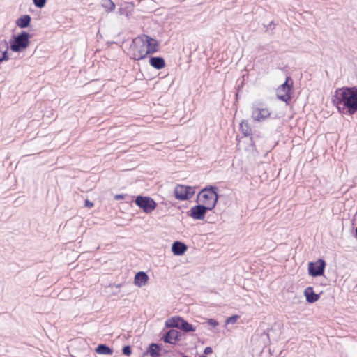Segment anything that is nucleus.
<instances>
[{
    "label": "nucleus",
    "instance_id": "c85d7f7f",
    "mask_svg": "<svg viewBox=\"0 0 357 357\" xmlns=\"http://www.w3.org/2000/svg\"><path fill=\"white\" fill-rule=\"evenodd\" d=\"M85 206L86 207H89L90 208V207H92L93 206V204L91 202H90L89 200L86 199L85 201Z\"/></svg>",
    "mask_w": 357,
    "mask_h": 357
},
{
    "label": "nucleus",
    "instance_id": "4be33fe9",
    "mask_svg": "<svg viewBox=\"0 0 357 357\" xmlns=\"http://www.w3.org/2000/svg\"><path fill=\"white\" fill-rule=\"evenodd\" d=\"M240 127H241L243 134L245 136H248V135H251L252 130H251V128L249 126V124L248 123V122H246L245 121H242L240 124Z\"/></svg>",
    "mask_w": 357,
    "mask_h": 357
},
{
    "label": "nucleus",
    "instance_id": "9d476101",
    "mask_svg": "<svg viewBox=\"0 0 357 357\" xmlns=\"http://www.w3.org/2000/svg\"><path fill=\"white\" fill-rule=\"evenodd\" d=\"M326 261L322 259H319L314 262L308 264V273L312 277L324 275L326 267Z\"/></svg>",
    "mask_w": 357,
    "mask_h": 357
},
{
    "label": "nucleus",
    "instance_id": "ddd939ff",
    "mask_svg": "<svg viewBox=\"0 0 357 357\" xmlns=\"http://www.w3.org/2000/svg\"><path fill=\"white\" fill-rule=\"evenodd\" d=\"M181 333L175 329H171L165 333L162 336V340L165 342L171 344H175L176 342L180 340Z\"/></svg>",
    "mask_w": 357,
    "mask_h": 357
},
{
    "label": "nucleus",
    "instance_id": "f8f14e48",
    "mask_svg": "<svg viewBox=\"0 0 357 357\" xmlns=\"http://www.w3.org/2000/svg\"><path fill=\"white\" fill-rule=\"evenodd\" d=\"M208 211L210 210L203 204H198L192 206L188 213L193 219L202 220Z\"/></svg>",
    "mask_w": 357,
    "mask_h": 357
},
{
    "label": "nucleus",
    "instance_id": "bb28decb",
    "mask_svg": "<svg viewBox=\"0 0 357 357\" xmlns=\"http://www.w3.org/2000/svg\"><path fill=\"white\" fill-rule=\"evenodd\" d=\"M207 323L213 327H216L218 325V322L213 319H209Z\"/></svg>",
    "mask_w": 357,
    "mask_h": 357
},
{
    "label": "nucleus",
    "instance_id": "6ab92c4d",
    "mask_svg": "<svg viewBox=\"0 0 357 357\" xmlns=\"http://www.w3.org/2000/svg\"><path fill=\"white\" fill-rule=\"evenodd\" d=\"M304 294L306 297V301L310 303L316 302L319 298V296L314 293L313 288L311 287H307L305 289Z\"/></svg>",
    "mask_w": 357,
    "mask_h": 357
},
{
    "label": "nucleus",
    "instance_id": "7ed1b4c3",
    "mask_svg": "<svg viewBox=\"0 0 357 357\" xmlns=\"http://www.w3.org/2000/svg\"><path fill=\"white\" fill-rule=\"evenodd\" d=\"M30 34L26 31H22L18 35H13L10 40V48L14 52L24 50L30 43Z\"/></svg>",
    "mask_w": 357,
    "mask_h": 357
},
{
    "label": "nucleus",
    "instance_id": "39448f33",
    "mask_svg": "<svg viewBox=\"0 0 357 357\" xmlns=\"http://www.w3.org/2000/svg\"><path fill=\"white\" fill-rule=\"evenodd\" d=\"M165 326L167 328H179L185 333L195 331V328L192 324L178 316H175L167 319Z\"/></svg>",
    "mask_w": 357,
    "mask_h": 357
},
{
    "label": "nucleus",
    "instance_id": "20e7f679",
    "mask_svg": "<svg viewBox=\"0 0 357 357\" xmlns=\"http://www.w3.org/2000/svg\"><path fill=\"white\" fill-rule=\"evenodd\" d=\"M251 117L254 121L261 122L270 117L271 112L266 105L261 102L252 103Z\"/></svg>",
    "mask_w": 357,
    "mask_h": 357
},
{
    "label": "nucleus",
    "instance_id": "f257e3e1",
    "mask_svg": "<svg viewBox=\"0 0 357 357\" xmlns=\"http://www.w3.org/2000/svg\"><path fill=\"white\" fill-rule=\"evenodd\" d=\"M333 102L340 113L349 115L355 114L357 112V88L337 89L335 91Z\"/></svg>",
    "mask_w": 357,
    "mask_h": 357
},
{
    "label": "nucleus",
    "instance_id": "9b49d317",
    "mask_svg": "<svg viewBox=\"0 0 357 357\" xmlns=\"http://www.w3.org/2000/svg\"><path fill=\"white\" fill-rule=\"evenodd\" d=\"M133 54L132 58L135 60H141L149 54L146 53L147 49L146 45L143 46L142 41H137V38H135L133 41Z\"/></svg>",
    "mask_w": 357,
    "mask_h": 357
},
{
    "label": "nucleus",
    "instance_id": "c756f323",
    "mask_svg": "<svg viewBox=\"0 0 357 357\" xmlns=\"http://www.w3.org/2000/svg\"><path fill=\"white\" fill-rule=\"evenodd\" d=\"M123 197H124L123 195H116L114 197L115 199H116V200L122 199H123Z\"/></svg>",
    "mask_w": 357,
    "mask_h": 357
},
{
    "label": "nucleus",
    "instance_id": "f03ea898",
    "mask_svg": "<svg viewBox=\"0 0 357 357\" xmlns=\"http://www.w3.org/2000/svg\"><path fill=\"white\" fill-rule=\"evenodd\" d=\"M217 190L218 188L216 186L208 185L202 189L198 195L202 204L211 211L215 208L219 198Z\"/></svg>",
    "mask_w": 357,
    "mask_h": 357
},
{
    "label": "nucleus",
    "instance_id": "1a4fd4ad",
    "mask_svg": "<svg viewBox=\"0 0 357 357\" xmlns=\"http://www.w3.org/2000/svg\"><path fill=\"white\" fill-rule=\"evenodd\" d=\"M137 41H142L143 46L146 45L147 51L146 53L152 54L158 52V41L145 34H142L137 37Z\"/></svg>",
    "mask_w": 357,
    "mask_h": 357
},
{
    "label": "nucleus",
    "instance_id": "473e14b6",
    "mask_svg": "<svg viewBox=\"0 0 357 357\" xmlns=\"http://www.w3.org/2000/svg\"><path fill=\"white\" fill-rule=\"evenodd\" d=\"M183 357H189V356H183Z\"/></svg>",
    "mask_w": 357,
    "mask_h": 357
},
{
    "label": "nucleus",
    "instance_id": "2eb2a0df",
    "mask_svg": "<svg viewBox=\"0 0 357 357\" xmlns=\"http://www.w3.org/2000/svg\"><path fill=\"white\" fill-rule=\"evenodd\" d=\"M187 245L181 241H175L172 245V251L175 255H182L187 250Z\"/></svg>",
    "mask_w": 357,
    "mask_h": 357
},
{
    "label": "nucleus",
    "instance_id": "7c9ffc66",
    "mask_svg": "<svg viewBox=\"0 0 357 357\" xmlns=\"http://www.w3.org/2000/svg\"><path fill=\"white\" fill-rule=\"evenodd\" d=\"M272 24H273V22H271V24H269V25L268 26V27H271Z\"/></svg>",
    "mask_w": 357,
    "mask_h": 357
},
{
    "label": "nucleus",
    "instance_id": "a211bd4d",
    "mask_svg": "<svg viewBox=\"0 0 357 357\" xmlns=\"http://www.w3.org/2000/svg\"><path fill=\"white\" fill-rule=\"evenodd\" d=\"M150 65L155 69L160 70L165 66V59L161 56H151L149 59Z\"/></svg>",
    "mask_w": 357,
    "mask_h": 357
},
{
    "label": "nucleus",
    "instance_id": "a878e982",
    "mask_svg": "<svg viewBox=\"0 0 357 357\" xmlns=\"http://www.w3.org/2000/svg\"><path fill=\"white\" fill-rule=\"evenodd\" d=\"M122 352L126 356H130L132 353L131 347L129 345L124 346L122 349Z\"/></svg>",
    "mask_w": 357,
    "mask_h": 357
},
{
    "label": "nucleus",
    "instance_id": "393cba45",
    "mask_svg": "<svg viewBox=\"0 0 357 357\" xmlns=\"http://www.w3.org/2000/svg\"><path fill=\"white\" fill-rule=\"evenodd\" d=\"M238 319V315H233L231 317H229L226 319V324H234L236 322Z\"/></svg>",
    "mask_w": 357,
    "mask_h": 357
},
{
    "label": "nucleus",
    "instance_id": "aec40b11",
    "mask_svg": "<svg viewBox=\"0 0 357 357\" xmlns=\"http://www.w3.org/2000/svg\"><path fill=\"white\" fill-rule=\"evenodd\" d=\"M31 20L30 15H24L17 20L16 24L18 27L24 29L29 26Z\"/></svg>",
    "mask_w": 357,
    "mask_h": 357
},
{
    "label": "nucleus",
    "instance_id": "dca6fc26",
    "mask_svg": "<svg viewBox=\"0 0 357 357\" xmlns=\"http://www.w3.org/2000/svg\"><path fill=\"white\" fill-rule=\"evenodd\" d=\"M149 280L147 274L144 271H139L136 273L134 280V284L137 287L144 286Z\"/></svg>",
    "mask_w": 357,
    "mask_h": 357
},
{
    "label": "nucleus",
    "instance_id": "5701e85b",
    "mask_svg": "<svg viewBox=\"0 0 357 357\" xmlns=\"http://www.w3.org/2000/svg\"><path fill=\"white\" fill-rule=\"evenodd\" d=\"M102 5L105 8L109 11H112L115 8V4L111 0H102Z\"/></svg>",
    "mask_w": 357,
    "mask_h": 357
},
{
    "label": "nucleus",
    "instance_id": "cd10ccee",
    "mask_svg": "<svg viewBox=\"0 0 357 357\" xmlns=\"http://www.w3.org/2000/svg\"><path fill=\"white\" fill-rule=\"evenodd\" d=\"M212 352H213L212 348L211 347H206L204 349V355L203 356H206V355L211 354H212Z\"/></svg>",
    "mask_w": 357,
    "mask_h": 357
},
{
    "label": "nucleus",
    "instance_id": "0eeeda50",
    "mask_svg": "<svg viewBox=\"0 0 357 357\" xmlns=\"http://www.w3.org/2000/svg\"><path fill=\"white\" fill-rule=\"evenodd\" d=\"M135 202L146 213H151L157 206L155 201L149 197L137 196Z\"/></svg>",
    "mask_w": 357,
    "mask_h": 357
},
{
    "label": "nucleus",
    "instance_id": "412c9836",
    "mask_svg": "<svg viewBox=\"0 0 357 357\" xmlns=\"http://www.w3.org/2000/svg\"><path fill=\"white\" fill-rule=\"evenodd\" d=\"M96 351L99 354L104 355H112L113 354V349L109 346L100 344L96 348Z\"/></svg>",
    "mask_w": 357,
    "mask_h": 357
},
{
    "label": "nucleus",
    "instance_id": "2f4dec72",
    "mask_svg": "<svg viewBox=\"0 0 357 357\" xmlns=\"http://www.w3.org/2000/svg\"><path fill=\"white\" fill-rule=\"evenodd\" d=\"M199 357H207V356H200Z\"/></svg>",
    "mask_w": 357,
    "mask_h": 357
},
{
    "label": "nucleus",
    "instance_id": "b1692460",
    "mask_svg": "<svg viewBox=\"0 0 357 357\" xmlns=\"http://www.w3.org/2000/svg\"><path fill=\"white\" fill-rule=\"evenodd\" d=\"M47 0H33V4L38 8H43L46 4Z\"/></svg>",
    "mask_w": 357,
    "mask_h": 357
},
{
    "label": "nucleus",
    "instance_id": "423d86ee",
    "mask_svg": "<svg viewBox=\"0 0 357 357\" xmlns=\"http://www.w3.org/2000/svg\"><path fill=\"white\" fill-rule=\"evenodd\" d=\"M293 85V81L290 77L286 78V81L283 83L277 90L278 98L285 102H288L291 98V91Z\"/></svg>",
    "mask_w": 357,
    "mask_h": 357
},
{
    "label": "nucleus",
    "instance_id": "4468645a",
    "mask_svg": "<svg viewBox=\"0 0 357 357\" xmlns=\"http://www.w3.org/2000/svg\"><path fill=\"white\" fill-rule=\"evenodd\" d=\"M8 49V43L5 40H0V63L9 59Z\"/></svg>",
    "mask_w": 357,
    "mask_h": 357
},
{
    "label": "nucleus",
    "instance_id": "6e6552de",
    "mask_svg": "<svg viewBox=\"0 0 357 357\" xmlns=\"http://www.w3.org/2000/svg\"><path fill=\"white\" fill-rule=\"evenodd\" d=\"M195 188L191 186L177 185L174 189V195L177 199L187 200L195 194Z\"/></svg>",
    "mask_w": 357,
    "mask_h": 357
},
{
    "label": "nucleus",
    "instance_id": "f3484780",
    "mask_svg": "<svg viewBox=\"0 0 357 357\" xmlns=\"http://www.w3.org/2000/svg\"><path fill=\"white\" fill-rule=\"evenodd\" d=\"M160 350L161 348L158 344L151 343L148 347L147 352L144 353L143 356L145 357L149 354L151 357H158L160 356Z\"/></svg>",
    "mask_w": 357,
    "mask_h": 357
}]
</instances>
